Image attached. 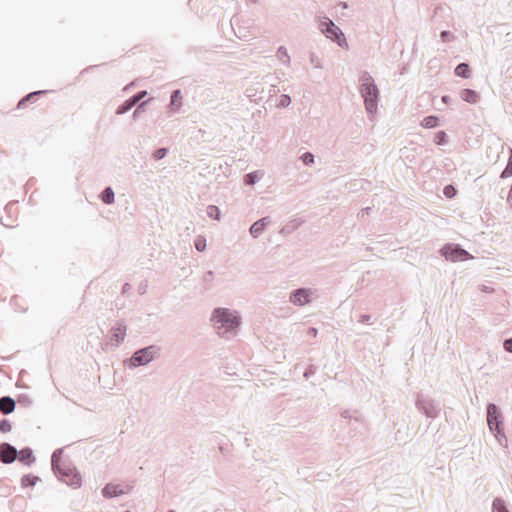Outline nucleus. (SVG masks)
I'll use <instances>...</instances> for the list:
<instances>
[{"instance_id":"1","label":"nucleus","mask_w":512,"mask_h":512,"mask_svg":"<svg viewBox=\"0 0 512 512\" xmlns=\"http://www.w3.org/2000/svg\"><path fill=\"white\" fill-rule=\"evenodd\" d=\"M359 83V91L364 100L365 109L369 115H373L378 109L379 89L374 78L367 71L361 73Z\"/></svg>"},{"instance_id":"2","label":"nucleus","mask_w":512,"mask_h":512,"mask_svg":"<svg viewBox=\"0 0 512 512\" xmlns=\"http://www.w3.org/2000/svg\"><path fill=\"white\" fill-rule=\"evenodd\" d=\"M57 479L72 489H78L82 485V477L78 469L71 463L62 465L53 471Z\"/></svg>"},{"instance_id":"3","label":"nucleus","mask_w":512,"mask_h":512,"mask_svg":"<svg viewBox=\"0 0 512 512\" xmlns=\"http://www.w3.org/2000/svg\"><path fill=\"white\" fill-rule=\"evenodd\" d=\"M161 348L157 345H149L136 350L128 359L130 368L145 366L156 359L160 354Z\"/></svg>"},{"instance_id":"4","label":"nucleus","mask_w":512,"mask_h":512,"mask_svg":"<svg viewBox=\"0 0 512 512\" xmlns=\"http://www.w3.org/2000/svg\"><path fill=\"white\" fill-rule=\"evenodd\" d=\"M319 29L322 34L340 47L347 45L344 33L330 18L326 16L321 17L319 19Z\"/></svg>"},{"instance_id":"5","label":"nucleus","mask_w":512,"mask_h":512,"mask_svg":"<svg viewBox=\"0 0 512 512\" xmlns=\"http://www.w3.org/2000/svg\"><path fill=\"white\" fill-rule=\"evenodd\" d=\"M127 327L116 322L108 331L106 340L100 343L101 349L105 352L117 348L125 339Z\"/></svg>"},{"instance_id":"6","label":"nucleus","mask_w":512,"mask_h":512,"mask_svg":"<svg viewBox=\"0 0 512 512\" xmlns=\"http://www.w3.org/2000/svg\"><path fill=\"white\" fill-rule=\"evenodd\" d=\"M415 405L418 411L428 418L435 419L441 412L440 405L431 397L422 393L417 394Z\"/></svg>"},{"instance_id":"7","label":"nucleus","mask_w":512,"mask_h":512,"mask_svg":"<svg viewBox=\"0 0 512 512\" xmlns=\"http://www.w3.org/2000/svg\"><path fill=\"white\" fill-rule=\"evenodd\" d=\"M441 255L443 257H445L446 260H449V261H452V262H462V261H466L470 258H472V256L470 255V253L463 249L461 247V245L459 244H454V243H447L445 244L441 250Z\"/></svg>"},{"instance_id":"8","label":"nucleus","mask_w":512,"mask_h":512,"mask_svg":"<svg viewBox=\"0 0 512 512\" xmlns=\"http://www.w3.org/2000/svg\"><path fill=\"white\" fill-rule=\"evenodd\" d=\"M317 297V290L312 288H297L291 291L289 301L296 306H304L309 304L312 299Z\"/></svg>"},{"instance_id":"9","label":"nucleus","mask_w":512,"mask_h":512,"mask_svg":"<svg viewBox=\"0 0 512 512\" xmlns=\"http://www.w3.org/2000/svg\"><path fill=\"white\" fill-rule=\"evenodd\" d=\"M240 324L241 322H214L213 330L220 338L230 340L238 334Z\"/></svg>"},{"instance_id":"10","label":"nucleus","mask_w":512,"mask_h":512,"mask_svg":"<svg viewBox=\"0 0 512 512\" xmlns=\"http://www.w3.org/2000/svg\"><path fill=\"white\" fill-rule=\"evenodd\" d=\"M487 423L490 431L496 436L501 434V413L493 403L487 405Z\"/></svg>"},{"instance_id":"11","label":"nucleus","mask_w":512,"mask_h":512,"mask_svg":"<svg viewBox=\"0 0 512 512\" xmlns=\"http://www.w3.org/2000/svg\"><path fill=\"white\" fill-rule=\"evenodd\" d=\"M132 488L133 486L131 485L122 486L119 484L108 483L102 489V495L103 497L110 499L127 494L132 490Z\"/></svg>"},{"instance_id":"12","label":"nucleus","mask_w":512,"mask_h":512,"mask_svg":"<svg viewBox=\"0 0 512 512\" xmlns=\"http://www.w3.org/2000/svg\"><path fill=\"white\" fill-rule=\"evenodd\" d=\"M341 417L348 420V425L351 429L357 430L358 428L365 427V421L362 414L357 410H345L341 413Z\"/></svg>"},{"instance_id":"13","label":"nucleus","mask_w":512,"mask_h":512,"mask_svg":"<svg viewBox=\"0 0 512 512\" xmlns=\"http://www.w3.org/2000/svg\"><path fill=\"white\" fill-rule=\"evenodd\" d=\"M209 320H241V315L237 310L217 307L212 311Z\"/></svg>"},{"instance_id":"14","label":"nucleus","mask_w":512,"mask_h":512,"mask_svg":"<svg viewBox=\"0 0 512 512\" xmlns=\"http://www.w3.org/2000/svg\"><path fill=\"white\" fill-rule=\"evenodd\" d=\"M18 450L8 442L0 444V461L3 464H11L16 461Z\"/></svg>"},{"instance_id":"15","label":"nucleus","mask_w":512,"mask_h":512,"mask_svg":"<svg viewBox=\"0 0 512 512\" xmlns=\"http://www.w3.org/2000/svg\"><path fill=\"white\" fill-rule=\"evenodd\" d=\"M5 213L7 214L6 217H1V223L2 225L6 227H14L15 220L13 219V215L18 213V202H10L5 206Z\"/></svg>"},{"instance_id":"16","label":"nucleus","mask_w":512,"mask_h":512,"mask_svg":"<svg viewBox=\"0 0 512 512\" xmlns=\"http://www.w3.org/2000/svg\"><path fill=\"white\" fill-rule=\"evenodd\" d=\"M271 223V218L269 216H265L256 222H254L250 229L249 233L253 238H258L266 229V227Z\"/></svg>"},{"instance_id":"17","label":"nucleus","mask_w":512,"mask_h":512,"mask_svg":"<svg viewBox=\"0 0 512 512\" xmlns=\"http://www.w3.org/2000/svg\"><path fill=\"white\" fill-rule=\"evenodd\" d=\"M16 407V401L10 396L0 397V413L3 415L11 414Z\"/></svg>"},{"instance_id":"18","label":"nucleus","mask_w":512,"mask_h":512,"mask_svg":"<svg viewBox=\"0 0 512 512\" xmlns=\"http://www.w3.org/2000/svg\"><path fill=\"white\" fill-rule=\"evenodd\" d=\"M460 97L463 101L475 104L479 101L480 95L473 89L465 88L460 91Z\"/></svg>"},{"instance_id":"19","label":"nucleus","mask_w":512,"mask_h":512,"mask_svg":"<svg viewBox=\"0 0 512 512\" xmlns=\"http://www.w3.org/2000/svg\"><path fill=\"white\" fill-rule=\"evenodd\" d=\"M16 460L23 463L24 465L30 466L32 464V448L26 446L18 451Z\"/></svg>"},{"instance_id":"20","label":"nucleus","mask_w":512,"mask_h":512,"mask_svg":"<svg viewBox=\"0 0 512 512\" xmlns=\"http://www.w3.org/2000/svg\"><path fill=\"white\" fill-rule=\"evenodd\" d=\"M63 450L61 448L56 449L51 456L52 470L60 468L62 465L69 463L70 461L62 459Z\"/></svg>"},{"instance_id":"21","label":"nucleus","mask_w":512,"mask_h":512,"mask_svg":"<svg viewBox=\"0 0 512 512\" xmlns=\"http://www.w3.org/2000/svg\"><path fill=\"white\" fill-rule=\"evenodd\" d=\"M27 507V500L23 496H15L11 500V510L13 512H23Z\"/></svg>"},{"instance_id":"22","label":"nucleus","mask_w":512,"mask_h":512,"mask_svg":"<svg viewBox=\"0 0 512 512\" xmlns=\"http://www.w3.org/2000/svg\"><path fill=\"white\" fill-rule=\"evenodd\" d=\"M99 197L101 201L107 205L113 204L115 201V193L110 186L105 187Z\"/></svg>"},{"instance_id":"23","label":"nucleus","mask_w":512,"mask_h":512,"mask_svg":"<svg viewBox=\"0 0 512 512\" xmlns=\"http://www.w3.org/2000/svg\"><path fill=\"white\" fill-rule=\"evenodd\" d=\"M262 176H263V173L258 170L247 173L244 176V183H245V185H248V186L255 185L258 181H260Z\"/></svg>"},{"instance_id":"24","label":"nucleus","mask_w":512,"mask_h":512,"mask_svg":"<svg viewBox=\"0 0 512 512\" xmlns=\"http://www.w3.org/2000/svg\"><path fill=\"white\" fill-rule=\"evenodd\" d=\"M470 67L467 63H460L456 66L454 73L456 76L461 78H469L470 77Z\"/></svg>"},{"instance_id":"25","label":"nucleus","mask_w":512,"mask_h":512,"mask_svg":"<svg viewBox=\"0 0 512 512\" xmlns=\"http://www.w3.org/2000/svg\"><path fill=\"white\" fill-rule=\"evenodd\" d=\"M231 24L238 38L247 40L250 37V35L246 33L245 28L237 24V19L232 18Z\"/></svg>"},{"instance_id":"26","label":"nucleus","mask_w":512,"mask_h":512,"mask_svg":"<svg viewBox=\"0 0 512 512\" xmlns=\"http://www.w3.org/2000/svg\"><path fill=\"white\" fill-rule=\"evenodd\" d=\"M170 105L176 108L182 106V95L179 89L172 91L170 96Z\"/></svg>"},{"instance_id":"27","label":"nucleus","mask_w":512,"mask_h":512,"mask_svg":"<svg viewBox=\"0 0 512 512\" xmlns=\"http://www.w3.org/2000/svg\"><path fill=\"white\" fill-rule=\"evenodd\" d=\"M438 117L436 116H433V115H430V116H426L422 122H421V125L424 127V128H434V127H437L438 126Z\"/></svg>"},{"instance_id":"28","label":"nucleus","mask_w":512,"mask_h":512,"mask_svg":"<svg viewBox=\"0 0 512 512\" xmlns=\"http://www.w3.org/2000/svg\"><path fill=\"white\" fill-rule=\"evenodd\" d=\"M134 106L135 105L128 98L121 105L118 106V108L116 109V114L123 115V114L129 112Z\"/></svg>"},{"instance_id":"29","label":"nucleus","mask_w":512,"mask_h":512,"mask_svg":"<svg viewBox=\"0 0 512 512\" xmlns=\"http://www.w3.org/2000/svg\"><path fill=\"white\" fill-rule=\"evenodd\" d=\"M492 512H509L505 502L501 498H496L492 504Z\"/></svg>"},{"instance_id":"30","label":"nucleus","mask_w":512,"mask_h":512,"mask_svg":"<svg viewBox=\"0 0 512 512\" xmlns=\"http://www.w3.org/2000/svg\"><path fill=\"white\" fill-rule=\"evenodd\" d=\"M512 176V149H510V156L508 159V163L504 170L501 172V178L505 179Z\"/></svg>"},{"instance_id":"31","label":"nucleus","mask_w":512,"mask_h":512,"mask_svg":"<svg viewBox=\"0 0 512 512\" xmlns=\"http://www.w3.org/2000/svg\"><path fill=\"white\" fill-rule=\"evenodd\" d=\"M207 215L214 220H219L220 216H221V212L217 206L209 205L207 207Z\"/></svg>"},{"instance_id":"32","label":"nucleus","mask_w":512,"mask_h":512,"mask_svg":"<svg viewBox=\"0 0 512 512\" xmlns=\"http://www.w3.org/2000/svg\"><path fill=\"white\" fill-rule=\"evenodd\" d=\"M277 54L282 57V58H285L282 63L285 65V66H289L290 65V56L288 54V51L287 49L284 47V46H280L277 50Z\"/></svg>"},{"instance_id":"33","label":"nucleus","mask_w":512,"mask_h":512,"mask_svg":"<svg viewBox=\"0 0 512 512\" xmlns=\"http://www.w3.org/2000/svg\"><path fill=\"white\" fill-rule=\"evenodd\" d=\"M300 159L305 166H311L315 161V156L311 152H305Z\"/></svg>"},{"instance_id":"34","label":"nucleus","mask_w":512,"mask_h":512,"mask_svg":"<svg viewBox=\"0 0 512 512\" xmlns=\"http://www.w3.org/2000/svg\"><path fill=\"white\" fill-rule=\"evenodd\" d=\"M167 154H168V148L162 147V148L156 149L153 152L152 157L155 161H159V160L163 159L164 157H166Z\"/></svg>"},{"instance_id":"35","label":"nucleus","mask_w":512,"mask_h":512,"mask_svg":"<svg viewBox=\"0 0 512 512\" xmlns=\"http://www.w3.org/2000/svg\"><path fill=\"white\" fill-rule=\"evenodd\" d=\"M194 245L197 251L202 252L206 249V239L203 236H198L194 241Z\"/></svg>"},{"instance_id":"36","label":"nucleus","mask_w":512,"mask_h":512,"mask_svg":"<svg viewBox=\"0 0 512 512\" xmlns=\"http://www.w3.org/2000/svg\"><path fill=\"white\" fill-rule=\"evenodd\" d=\"M291 104V97L288 94H282L279 97L277 107L286 108Z\"/></svg>"},{"instance_id":"37","label":"nucleus","mask_w":512,"mask_h":512,"mask_svg":"<svg viewBox=\"0 0 512 512\" xmlns=\"http://www.w3.org/2000/svg\"><path fill=\"white\" fill-rule=\"evenodd\" d=\"M147 95L146 90H140L134 95H132L129 99L134 105H137L145 96Z\"/></svg>"},{"instance_id":"38","label":"nucleus","mask_w":512,"mask_h":512,"mask_svg":"<svg viewBox=\"0 0 512 512\" xmlns=\"http://www.w3.org/2000/svg\"><path fill=\"white\" fill-rule=\"evenodd\" d=\"M434 141L437 145H445L447 143V134L444 131H438L435 134Z\"/></svg>"},{"instance_id":"39","label":"nucleus","mask_w":512,"mask_h":512,"mask_svg":"<svg viewBox=\"0 0 512 512\" xmlns=\"http://www.w3.org/2000/svg\"><path fill=\"white\" fill-rule=\"evenodd\" d=\"M12 429V423L10 420L3 418L0 420V432L1 433H8Z\"/></svg>"},{"instance_id":"40","label":"nucleus","mask_w":512,"mask_h":512,"mask_svg":"<svg viewBox=\"0 0 512 512\" xmlns=\"http://www.w3.org/2000/svg\"><path fill=\"white\" fill-rule=\"evenodd\" d=\"M17 402L19 405L28 407L31 404V398L28 394H19L17 397Z\"/></svg>"},{"instance_id":"41","label":"nucleus","mask_w":512,"mask_h":512,"mask_svg":"<svg viewBox=\"0 0 512 512\" xmlns=\"http://www.w3.org/2000/svg\"><path fill=\"white\" fill-rule=\"evenodd\" d=\"M310 63L314 66V68L320 69L322 68V62L320 58L315 53H310Z\"/></svg>"},{"instance_id":"42","label":"nucleus","mask_w":512,"mask_h":512,"mask_svg":"<svg viewBox=\"0 0 512 512\" xmlns=\"http://www.w3.org/2000/svg\"><path fill=\"white\" fill-rule=\"evenodd\" d=\"M150 100H147V101H143L141 102L137 107L136 109L134 110L133 112V118L134 119H137L139 117V115L145 111V106L146 104L149 102Z\"/></svg>"},{"instance_id":"43","label":"nucleus","mask_w":512,"mask_h":512,"mask_svg":"<svg viewBox=\"0 0 512 512\" xmlns=\"http://www.w3.org/2000/svg\"><path fill=\"white\" fill-rule=\"evenodd\" d=\"M443 193L447 198L451 199L456 195V189L452 185H447L444 187Z\"/></svg>"},{"instance_id":"44","label":"nucleus","mask_w":512,"mask_h":512,"mask_svg":"<svg viewBox=\"0 0 512 512\" xmlns=\"http://www.w3.org/2000/svg\"><path fill=\"white\" fill-rule=\"evenodd\" d=\"M21 482L23 487H32V473L25 474Z\"/></svg>"},{"instance_id":"45","label":"nucleus","mask_w":512,"mask_h":512,"mask_svg":"<svg viewBox=\"0 0 512 512\" xmlns=\"http://www.w3.org/2000/svg\"><path fill=\"white\" fill-rule=\"evenodd\" d=\"M298 225H299V224H298L297 220H293V221H291L289 224H287V225H286V226L281 230V232H283V233H284V232H290V231H292V230L296 229V228L298 227Z\"/></svg>"},{"instance_id":"46","label":"nucleus","mask_w":512,"mask_h":512,"mask_svg":"<svg viewBox=\"0 0 512 512\" xmlns=\"http://www.w3.org/2000/svg\"><path fill=\"white\" fill-rule=\"evenodd\" d=\"M32 101V92L26 94L17 104V108H21L26 102Z\"/></svg>"},{"instance_id":"47","label":"nucleus","mask_w":512,"mask_h":512,"mask_svg":"<svg viewBox=\"0 0 512 512\" xmlns=\"http://www.w3.org/2000/svg\"><path fill=\"white\" fill-rule=\"evenodd\" d=\"M503 348L505 349V351L512 353V337L504 340Z\"/></svg>"},{"instance_id":"48","label":"nucleus","mask_w":512,"mask_h":512,"mask_svg":"<svg viewBox=\"0 0 512 512\" xmlns=\"http://www.w3.org/2000/svg\"><path fill=\"white\" fill-rule=\"evenodd\" d=\"M148 288V282L146 280L142 281L138 286V292L140 295H143L146 293Z\"/></svg>"},{"instance_id":"49","label":"nucleus","mask_w":512,"mask_h":512,"mask_svg":"<svg viewBox=\"0 0 512 512\" xmlns=\"http://www.w3.org/2000/svg\"><path fill=\"white\" fill-rule=\"evenodd\" d=\"M213 275V271H207L203 276V282L206 284L210 283L212 281Z\"/></svg>"},{"instance_id":"50","label":"nucleus","mask_w":512,"mask_h":512,"mask_svg":"<svg viewBox=\"0 0 512 512\" xmlns=\"http://www.w3.org/2000/svg\"><path fill=\"white\" fill-rule=\"evenodd\" d=\"M450 37H451V33L449 31H442L440 33V38L443 42H448L450 40Z\"/></svg>"},{"instance_id":"51","label":"nucleus","mask_w":512,"mask_h":512,"mask_svg":"<svg viewBox=\"0 0 512 512\" xmlns=\"http://www.w3.org/2000/svg\"><path fill=\"white\" fill-rule=\"evenodd\" d=\"M317 332H318V331H317V329H316V328L311 327V328H309V329H308L307 334H308V335H310V336H312V337H316Z\"/></svg>"},{"instance_id":"52","label":"nucleus","mask_w":512,"mask_h":512,"mask_svg":"<svg viewBox=\"0 0 512 512\" xmlns=\"http://www.w3.org/2000/svg\"><path fill=\"white\" fill-rule=\"evenodd\" d=\"M480 289H481V291H483L485 293H491L493 291V288L486 286V285H481Z\"/></svg>"},{"instance_id":"53","label":"nucleus","mask_w":512,"mask_h":512,"mask_svg":"<svg viewBox=\"0 0 512 512\" xmlns=\"http://www.w3.org/2000/svg\"><path fill=\"white\" fill-rule=\"evenodd\" d=\"M19 300H20V298H19L18 296H14V297L11 299V304H12L13 306H15V307H16V306H20Z\"/></svg>"},{"instance_id":"54","label":"nucleus","mask_w":512,"mask_h":512,"mask_svg":"<svg viewBox=\"0 0 512 512\" xmlns=\"http://www.w3.org/2000/svg\"><path fill=\"white\" fill-rule=\"evenodd\" d=\"M131 289V285L129 283H125L122 287V294L128 293V291Z\"/></svg>"},{"instance_id":"55","label":"nucleus","mask_w":512,"mask_h":512,"mask_svg":"<svg viewBox=\"0 0 512 512\" xmlns=\"http://www.w3.org/2000/svg\"><path fill=\"white\" fill-rule=\"evenodd\" d=\"M313 368L312 366L310 368H308L305 372H304V377L305 378H308L311 374H313Z\"/></svg>"},{"instance_id":"56","label":"nucleus","mask_w":512,"mask_h":512,"mask_svg":"<svg viewBox=\"0 0 512 512\" xmlns=\"http://www.w3.org/2000/svg\"><path fill=\"white\" fill-rule=\"evenodd\" d=\"M96 67H97L96 65H90V66H88L87 68L83 69V70L81 71V74H84L85 72H87V71H89V70H92V69H94V68H96Z\"/></svg>"},{"instance_id":"57","label":"nucleus","mask_w":512,"mask_h":512,"mask_svg":"<svg viewBox=\"0 0 512 512\" xmlns=\"http://www.w3.org/2000/svg\"><path fill=\"white\" fill-rule=\"evenodd\" d=\"M371 211V207H366V208H363L361 210V214L364 215V214H369Z\"/></svg>"},{"instance_id":"58","label":"nucleus","mask_w":512,"mask_h":512,"mask_svg":"<svg viewBox=\"0 0 512 512\" xmlns=\"http://www.w3.org/2000/svg\"><path fill=\"white\" fill-rule=\"evenodd\" d=\"M46 92H47L46 90L34 91V92H33V95H34V97H35V96H38V95H42V94H44V93H46Z\"/></svg>"},{"instance_id":"59","label":"nucleus","mask_w":512,"mask_h":512,"mask_svg":"<svg viewBox=\"0 0 512 512\" xmlns=\"http://www.w3.org/2000/svg\"><path fill=\"white\" fill-rule=\"evenodd\" d=\"M360 320L368 321V320H370V316L367 315V314H364V315L361 316Z\"/></svg>"},{"instance_id":"60","label":"nucleus","mask_w":512,"mask_h":512,"mask_svg":"<svg viewBox=\"0 0 512 512\" xmlns=\"http://www.w3.org/2000/svg\"><path fill=\"white\" fill-rule=\"evenodd\" d=\"M339 6H341L343 9H347L348 8L347 2H340Z\"/></svg>"},{"instance_id":"61","label":"nucleus","mask_w":512,"mask_h":512,"mask_svg":"<svg viewBox=\"0 0 512 512\" xmlns=\"http://www.w3.org/2000/svg\"><path fill=\"white\" fill-rule=\"evenodd\" d=\"M448 100H449V96H443L442 97V101L445 102V103H448Z\"/></svg>"},{"instance_id":"62","label":"nucleus","mask_w":512,"mask_h":512,"mask_svg":"<svg viewBox=\"0 0 512 512\" xmlns=\"http://www.w3.org/2000/svg\"><path fill=\"white\" fill-rule=\"evenodd\" d=\"M39 480L38 477L34 476V480H33V483H34V486L36 485L37 481Z\"/></svg>"},{"instance_id":"63","label":"nucleus","mask_w":512,"mask_h":512,"mask_svg":"<svg viewBox=\"0 0 512 512\" xmlns=\"http://www.w3.org/2000/svg\"><path fill=\"white\" fill-rule=\"evenodd\" d=\"M32 200V194L28 196V202Z\"/></svg>"},{"instance_id":"64","label":"nucleus","mask_w":512,"mask_h":512,"mask_svg":"<svg viewBox=\"0 0 512 512\" xmlns=\"http://www.w3.org/2000/svg\"><path fill=\"white\" fill-rule=\"evenodd\" d=\"M182 271H184V274H185L186 276L188 275L187 271H185V268H182Z\"/></svg>"}]
</instances>
